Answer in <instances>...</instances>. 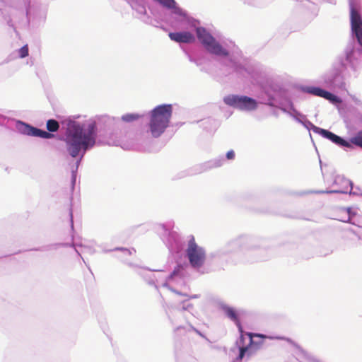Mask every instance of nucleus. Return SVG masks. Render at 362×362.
I'll use <instances>...</instances> for the list:
<instances>
[{
  "label": "nucleus",
  "instance_id": "obj_1",
  "mask_svg": "<svg viewBox=\"0 0 362 362\" xmlns=\"http://www.w3.org/2000/svg\"><path fill=\"white\" fill-rule=\"evenodd\" d=\"M197 35L204 51L218 63L226 72L240 76L247 74L251 82L259 87V103L266 105H273L274 100L286 89L283 85L269 78L267 69L258 62L246 65L237 60L233 54L206 28H199Z\"/></svg>",
  "mask_w": 362,
  "mask_h": 362
},
{
  "label": "nucleus",
  "instance_id": "obj_2",
  "mask_svg": "<svg viewBox=\"0 0 362 362\" xmlns=\"http://www.w3.org/2000/svg\"><path fill=\"white\" fill-rule=\"evenodd\" d=\"M62 129H64V134L58 136V138L65 142L69 155L77 159L74 166L71 168V188L73 191L82 159L86 152L97 144L98 126L93 119L83 123L69 119L62 122Z\"/></svg>",
  "mask_w": 362,
  "mask_h": 362
},
{
  "label": "nucleus",
  "instance_id": "obj_3",
  "mask_svg": "<svg viewBox=\"0 0 362 362\" xmlns=\"http://www.w3.org/2000/svg\"><path fill=\"white\" fill-rule=\"evenodd\" d=\"M361 54L362 47L357 46L354 39L351 40L344 49V53L337 57L332 69L323 75L325 87L332 90H346L343 73L348 66L356 71V61Z\"/></svg>",
  "mask_w": 362,
  "mask_h": 362
},
{
  "label": "nucleus",
  "instance_id": "obj_4",
  "mask_svg": "<svg viewBox=\"0 0 362 362\" xmlns=\"http://www.w3.org/2000/svg\"><path fill=\"white\" fill-rule=\"evenodd\" d=\"M171 104H161L149 112L148 130L154 138L160 137L169 127L173 115Z\"/></svg>",
  "mask_w": 362,
  "mask_h": 362
},
{
  "label": "nucleus",
  "instance_id": "obj_5",
  "mask_svg": "<svg viewBox=\"0 0 362 362\" xmlns=\"http://www.w3.org/2000/svg\"><path fill=\"white\" fill-rule=\"evenodd\" d=\"M169 13L168 20L175 27H196L197 21L190 17L187 12L182 9L175 0H153Z\"/></svg>",
  "mask_w": 362,
  "mask_h": 362
},
{
  "label": "nucleus",
  "instance_id": "obj_6",
  "mask_svg": "<svg viewBox=\"0 0 362 362\" xmlns=\"http://www.w3.org/2000/svg\"><path fill=\"white\" fill-rule=\"evenodd\" d=\"M238 332L240 337L235 343L238 349V354L233 362H242L244 358L248 359L262 345V342H255L253 340L252 333H245L243 328L241 331Z\"/></svg>",
  "mask_w": 362,
  "mask_h": 362
},
{
  "label": "nucleus",
  "instance_id": "obj_7",
  "mask_svg": "<svg viewBox=\"0 0 362 362\" xmlns=\"http://www.w3.org/2000/svg\"><path fill=\"white\" fill-rule=\"evenodd\" d=\"M257 247V245L255 244L254 239L246 235H241L228 241L217 251L214 256L222 257L243 252L245 250H255Z\"/></svg>",
  "mask_w": 362,
  "mask_h": 362
},
{
  "label": "nucleus",
  "instance_id": "obj_8",
  "mask_svg": "<svg viewBox=\"0 0 362 362\" xmlns=\"http://www.w3.org/2000/svg\"><path fill=\"white\" fill-rule=\"evenodd\" d=\"M268 106L279 108L282 112L288 114L299 124H301L303 119L306 118V115L295 108L287 89H285L280 93L273 102V105H269Z\"/></svg>",
  "mask_w": 362,
  "mask_h": 362
},
{
  "label": "nucleus",
  "instance_id": "obj_9",
  "mask_svg": "<svg viewBox=\"0 0 362 362\" xmlns=\"http://www.w3.org/2000/svg\"><path fill=\"white\" fill-rule=\"evenodd\" d=\"M170 225L160 223L158 226V231L169 251L171 253H179L183 249L184 243L180 235L170 228Z\"/></svg>",
  "mask_w": 362,
  "mask_h": 362
},
{
  "label": "nucleus",
  "instance_id": "obj_10",
  "mask_svg": "<svg viewBox=\"0 0 362 362\" xmlns=\"http://www.w3.org/2000/svg\"><path fill=\"white\" fill-rule=\"evenodd\" d=\"M223 103L235 109L243 112H251L258 107V101L250 96L238 94H230L223 99Z\"/></svg>",
  "mask_w": 362,
  "mask_h": 362
},
{
  "label": "nucleus",
  "instance_id": "obj_11",
  "mask_svg": "<svg viewBox=\"0 0 362 362\" xmlns=\"http://www.w3.org/2000/svg\"><path fill=\"white\" fill-rule=\"evenodd\" d=\"M186 257L193 269H200L205 263L206 255L204 247L198 245L193 235L190 236L186 249Z\"/></svg>",
  "mask_w": 362,
  "mask_h": 362
},
{
  "label": "nucleus",
  "instance_id": "obj_12",
  "mask_svg": "<svg viewBox=\"0 0 362 362\" xmlns=\"http://www.w3.org/2000/svg\"><path fill=\"white\" fill-rule=\"evenodd\" d=\"M341 183L344 187L341 189H331V190H317L312 191L310 193L315 194H349L351 195H362L361 189L358 187H354V183L351 180L341 176H337L334 182V185Z\"/></svg>",
  "mask_w": 362,
  "mask_h": 362
},
{
  "label": "nucleus",
  "instance_id": "obj_13",
  "mask_svg": "<svg viewBox=\"0 0 362 362\" xmlns=\"http://www.w3.org/2000/svg\"><path fill=\"white\" fill-rule=\"evenodd\" d=\"M0 125L9 129L16 128L19 133L30 136H31L33 128V126L28 123L1 114H0Z\"/></svg>",
  "mask_w": 362,
  "mask_h": 362
},
{
  "label": "nucleus",
  "instance_id": "obj_14",
  "mask_svg": "<svg viewBox=\"0 0 362 362\" xmlns=\"http://www.w3.org/2000/svg\"><path fill=\"white\" fill-rule=\"evenodd\" d=\"M225 159L223 156L206 161L202 163L197 164L188 170L182 172L180 177L185 176H192L197 174H201L204 172L208 171L212 168L220 167L224 163Z\"/></svg>",
  "mask_w": 362,
  "mask_h": 362
},
{
  "label": "nucleus",
  "instance_id": "obj_15",
  "mask_svg": "<svg viewBox=\"0 0 362 362\" xmlns=\"http://www.w3.org/2000/svg\"><path fill=\"white\" fill-rule=\"evenodd\" d=\"M62 245V246H70L74 248L76 252L77 255L82 259L83 262L86 264V266L88 267V269L90 271V268L88 266V264L86 263V262L84 260L83 257L81 256V253H88L90 255H93L95 253V249L90 246H86L82 244H76L75 243H72L71 244H53L42 247L35 248L33 250L35 251H47L51 249H57V247Z\"/></svg>",
  "mask_w": 362,
  "mask_h": 362
},
{
  "label": "nucleus",
  "instance_id": "obj_16",
  "mask_svg": "<svg viewBox=\"0 0 362 362\" xmlns=\"http://www.w3.org/2000/svg\"><path fill=\"white\" fill-rule=\"evenodd\" d=\"M199 28H203L202 26H199L195 28V34H197V30ZM170 39L172 41H174L177 43H187V44H192L195 42L196 38L197 40V35H194L192 33L187 30L177 31V32H170L168 34ZM199 41V40H198ZM200 43V42H199Z\"/></svg>",
  "mask_w": 362,
  "mask_h": 362
},
{
  "label": "nucleus",
  "instance_id": "obj_17",
  "mask_svg": "<svg viewBox=\"0 0 362 362\" xmlns=\"http://www.w3.org/2000/svg\"><path fill=\"white\" fill-rule=\"evenodd\" d=\"M25 8V14L27 22L30 23L38 18H42L45 15V11L42 10L38 4H31L30 1L23 0Z\"/></svg>",
  "mask_w": 362,
  "mask_h": 362
},
{
  "label": "nucleus",
  "instance_id": "obj_18",
  "mask_svg": "<svg viewBox=\"0 0 362 362\" xmlns=\"http://www.w3.org/2000/svg\"><path fill=\"white\" fill-rule=\"evenodd\" d=\"M316 130L318 131V134L321 136L322 138H325L330 141L331 142L338 146L339 147L346 149V146L348 144L346 139L339 135H337L334 132L323 128L316 129Z\"/></svg>",
  "mask_w": 362,
  "mask_h": 362
},
{
  "label": "nucleus",
  "instance_id": "obj_19",
  "mask_svg": "<svg viewBox=\"0 0 362 362\" xmlns=\"http://www.w3.org/2000/svg\"><path fill=\"white\" fill-rule=\"evenodd\" d=\"M218 308L224 313L225 315L235 324L238 331H241L242 325L240 323L239 313L237 310L222 301L218 302Z\"/></svg>",
  "mask_w": 362,
  "mask_h": 362
},
{
  "label": "nucleus",
  "instance_id": "obj_20",
  "mask_svg": "<svg viewBox=\"0 0 362 362\" xmlns=\"http://www.w3.org/2000/svg\"><path fill=\"white\" fill-rule=\"evenodd\" d=\"M143 117L142 115L139 113H127L122 116L121 119L119 118H115V117H111L109 116H105L103 117V120L105 123L107 124V125L110 124H115L118 126L121 123V120L122 122L129 123L132 122L134 121H136Z\"/></svg>",
  "mask_w": 362,
  "mask_h": 362
},
{
  "label": "nucleus",
  "instance_id": "obj_21",
  "mask_svg": "<svg viewBox=\"0 0 362 362\" xmlns=\"http://www.w3.org/2000/svg\"><path fill=\"white\" fill-rule=\"evenodd\" d=\"M187 264H178L173 270V272L168 275L167 280L171 281L177 277L183 278L187 274Z\"/></svg>",
  "mask_w": 362,
  "mask_h": 362
},
{
  "label": "nucleus",
  "instance_id": "obj_22",
  "mask_svg": "<svg viewBox=\"0 0 362 362\" xmlns=\"http://www.w3.org/2000/svg\"><path fill=\"white\" fill-rule=\"evenodd\" d=\"M300 90L303 93H308L315 96L321 97L322 98L326 90L320 86H301L300 87Z\"/></svg>",
  "mask_w": 362,
  "mask_h": 362
},
{
  "label": "nucleus",
  "instance_id": "obj_23",
  "mask_svg": "<svg viewBox=\"0 0 362 362\" xmlns=\"http://www.w3.org/2000/svg\"><path fill=\"white\" fill-rule=\"evenodd\" d=\"M151 270L148 268H144L138 272V274L140 275L143 279L151 286H156V276L153 274H151ZM156 272H161L162 270H155Z\"/></svg>",
  "mask_w": 362,
  "mask_h": 362
},
{
  "label": "nucleus",
  "instance_id": "obj_24",
  "mask_svg": "<svg viewBox=\"0 0 362 362\" xmlns=\"http://www.w3.org/2000/svg\"><path fill=\"white\" fill-rule=\"evenodd\" d=\"M182 331L185 332H189L193 331L195 333H197L198 335H199L201 337H202L207 341L210 342L209 339L206 337V336L204 333H202L199 329L195 328L191 324H189L187 327L178 326L174 329V332L177 334H179L180 333H182Z\"/></svg>",
  "mask_w": 362,
  "mask_h": 362
},
{
  "label": "nucleus",
  "instance_id": "obj_25",
  "mask_svg": "<svg viewBox=\"0 0 362 362\" xmlns=\"http://www.w3.org/2000/svg\"><path fill=\"white\" fill-rule=\"evenodd\" d=\"M348 144L346 149H352L354 146L362 147V131L358 132L355 136L347 139Z\"/></svg>",
  "mask_w": 362,
  "mask_h": 362
},
{
  "label": "nucleus",
  "instance_id": "obj_26",
  "mask_svg": "<svg viewBox=\"0 0 362 362\" xmlns=\"http://www.w3.org/2000/svg\"><path fill=\"white\" fill-rule=\"evenodd\" d=\"M31 136L38 137L45 139L54 138L56 136L54 134L48 133L47 131L33 127Z\"/></svg>",
  "mask_w": 362,
  "mask_h": 362
},
{
  "label": "nucleus",
  "instance_id": "obj_27",
  "mask_svg": "<svg viewBox=\"0 0 362 362\" xmlns=\"http://www.w3.org/2000/svg\"><path fill=\"white\" fill-rule=\"evenodd\" d=\"M323 98L327 100L333 105H339L342 103V100L340 97L327 90H325Z\"/></svg>",
  "mask_w": 362,
  "mask_h": 362
},
{
  "label": "nucleus",
  "instance_id": "obj_28",
  "mask_svg": "<svg viewBox=\"0 0 362 362\" xmlns=\"http://www.w3.org/2000/svg\"><path fill=\"white\" fill-rule=\"evenodd\" d=\"M46 127L48 133L54 134L59 129V124L54 119H49L47 121Z\"/></svg>",
  "mask_w": 362,
  "mask_h": 362
},
{
  "label": "nucleus",
  "instance_id": "obj_29",
  "mask_svg": "<svg viewBox=\"0 0 362 362\" xmlns=\"http://www.w3.org/2000/svg\"><path fill=\"white\" fill-rule=\"evenodd\" d=\"M128 4H129L133 9H136V11L140 14H146V9L144 5L139 4L134 1V0H130L129 1L125 0Z\"/></svg>",
  "mask_w": 362,
  "mask_h": 362
},
{
  "label": "nucleus",
  "instance_id": "obj_30",
  "mask_svg": "<svg viewBox=\"0 0 362 362\" xmlns=\"http://www.w3.org/2000/svg\"><path fill=\"white\" fill-rule=\"evenodd\" d=\"M306 129H308L309 132L311 130L318 134V131L316 130V129H321V127H317L315 124H313L308 118L306 117L305 119H303V122H301V124Z\"/></svg>",
  "mask_w": 362,
  "mask_h": 362
},
{
  "label": "nucleus",
  "instance_id": "obj_31",
  "mask_svg": "<svg viewBox=\"0 0 362 362\" xmlns=\"http://www.w3.org/2000/svg\"><path fill=\"white\" fill-rule=\"evenodd\" d=\"M132 250H133L134 252H136V250L134 248H132L131 250V249H128V248L123 247H117L112 250H104V252H109L110 251H121L126 255H131L132 254Z\"/></svg>",
  "mask_w": 362,
  "mask_h": 362
},
{
  "label": "nucleus",
  "instance_id": "obj_32",
  "mask_svg": "<svg viewBox=\"0 0 362 362\" xmlns=\"http://www.w3.org/2000/svg\"><path fill=\"white\" fill-rule=\"evenodd\" d=\"M18 57L21 59L26 57L29 54V49L28 45H25L21 47L18 50Z\"/></svg>",
  "mask_w": 362,
  "mask_h": 362
},
{
  "label": "nucleus",
  "instance_id": "obj_33",
  "mask_svg": "<svg viewBox=\"0 0 362 362\" xmlns=\"http://www.w3.org/2000/svg\"><path fill=\"white\" fill-rule=\"evenodd\" d=\"M270 339H273V337H270ZM274 339L286 340V341L290 343L291 345H293L296 349H299V350L301 349L300 346L290 338L285 337H274Z\"/></svg>",
  "mask_w": 362,
  "mask_h": 362
},
{
  "label": "nucleus",
  "instance_id": "obj_34",
  "mask_svg": "<svg viewBox=\"0 0 362 362\" xmlns=\"http://www.w3.org/2000/svg\"><path fill=\"white\" fill-rule=\"evenodd\" d=\"M181 48L183 49V51L185 52V53L187 54L189 60L191 62H193V63H195L197 64V65L199 64H198V60L197 59H195L194 57H193L190 54L189 52L185 49L182 46H181Z\"/></svg>",
  "mask_w": 362,
  "mask_h": 362
},
{
  "label": "nucleus",
  "instance_id": "obj_35",
  "mask_svg": "<svg viewBox=\"0 0 362 362\" xmlns=\"http://www.w3.org/2000/svg\"><path fill=\"white\" fill-rule=\"evenodd\" d=\"M348 95L350 96L352 101L355 103L356 105H358V106L362 105V101L359 98L356 97L354 95L350 94L349 92H348Z\"/></svg>",
  "mask_w": 362,
  "mask_h": 362
},
{
  "label": "nucleus",
  "instance_id": "obj_36",
  "mask_svg": "<svg viewBox=\"0 0 362 362\" xmlns=\"http://www.w3.org/2000/svg\"><path fill=\"white\" fill-rule=\"evenodd\" d=\"M69 218H70V226L71 230H74V218H73V211L71 206L69 208Z\"/></svg>",
  "mask_w": 362,
  "mask_h": 362
},
{
  "label": "nucleus",
  "instance_id": "obj_37",
  "mask_svg": "<svg viewBox=\"0 0 362 362\" xmlns=\"http://www.w3.org/2000/svg\"><path fill=\"white\" fill-rule=\"evenodd\" d=\"M235 152L233 150H230L228 151L226 154V158L228 159V160H233L235 158Z\"/></svg>",
  "mask_w": 362,
  "mask_h": 362
},
{
  "label": "nucleus",
  "instance_id": "obj_38",
  "mask_svg": "<svg viewBox=\"0 0 362 362\" xmlns=\"http://www.w3.org/2000/svg\"><path fill=\"white\" fill-rule=\"evenodd\" d=\"M190 308H192V305L191 303H189L186 302V300H184L182 302V310H188Z\"/></svg>",
  "mask_w": 362,
  "mask_h": 362
},
{
  "label": "nucleus",
  "instance_id": "obj_39",
  "mask_svg": "<svg viewBox=\"0 0 362 362\" xmlns=\"http://www.w3.org/2000/svg\"><path fill=\"white\" fill-rule=\"evenodd\" d=\"M170 289L173 292L175 293H176V294H177V295H180V296H187V294H184V293H181V292H180V291H177L176 289H174V288H170Z\"/></svg>",
  "mask_w": 362,
  "mask_h": 362
},
{
  "label": "nucleus",
  "instance_id": "obj_40",
  "mask_svg": "<svg viewBox=\"0 0 362 362\" xmlns=\"http://www.w3.org/2000/svg\"><path fill=\"white\" fill-rule=\"evenodd\" d=\"M190 298H199V296L197 294L192 295L189 297Z\"/></svg>",
  "mask_w": 362,
  "mask_h": 362
},
{
  "label": "nucleus",
  "instance_id": "obj_41",
  "mask_svg": "<svg viewBox=\"0 0 362 362\" xmlns=\"http://www.w3.org/2000/svg\"><path fill=\"white\" fill-rule=\"evenodd\" d=\"M8 25L9 26H11V27H13V25L12 24L11 20H9V21H8Z\"/></svg>",
  "mask_w": 362,
  "mask_h": 362
},
{
  "label": "nucleus",
  "instance_id": "obj_42",
  "mask_svg": "<svg viewBox=\"0 0 362 362\" xmlns=\"http://www.w3.org/2000/svg\"><path fill=\"white\" fill-rule=\"evenodd\" d=\"M351 208H350V207L347 208V212L349 216H351Z\"/></svg>",
  "mask_w": 362,
  "mask_h": 362
},
{
  "label": "nucleus",
  "instance_id": "obj_43",
  "mask_svg": "<svg viewBox=\"0 0 362 362\" xmlns=\"http://www.w3.org/2000/svg\"><path fill=\"white\" fill-rule=\"evenodd\" d=\"M127 264H128L129 267H135V264H133V263H131V262L128 263Z\"/></svg>",
  "mask_w": 362,
  "mask_h": 362
},
{
  "label": "nucleus",
  "instance_id": "obj_44",
  "mask_svg": "<svg viewBox=\"0 0 362 362\" xmlns=\"http://www.w3.org/2000/svg\"><path fill=\"white\" fill-rule=\"evenodd\" d=\"M258 337H261V338H264V335L262 334H257Z\"/></svg>",
  "mask_w": 362,
  "mask_h": 362
},
{
  "label": "nucleus",
  "instance_id": "obj_45",
  "mask_svg": "<svg viewBox=\"0 0 362 362\" xmlns=\"http://www.w3.org/2000/svg\"><path fill=\"white\" fill-rule=\"evenodd\" d=\"M163 286L165 287H167L168 286V283L167 282H165L163 284Z\"/></svg>",
  "mask_w": 362,
  "mask_h": 362
},
{
  "label": "nucleus",
  "instance_id": "obj_46",
  "mask_svg": "<svg viewBox=\"0 0 362 362\" xmlns=\"http://www.w3.org/2000/svg\"><path fill=\"white\" fill-rule=\"evenodd\" d=\"M259 259L263 260V259H264V257H260Z\"/></svg>",
  "mask_w": 362,
  "mask_h": 362
}]
</instances>
